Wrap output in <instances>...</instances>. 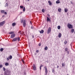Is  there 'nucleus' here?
I'll list each match as a JSON object with an SVG mask.
<instances>
[{
  "label": "nucleus",
  "mask_w": 75,
  "mask_h": 75,
  "mask_svg": "<svg viewBox=\"0 0 75 75\" xmlns=\"http://www.w3.org/2000/svg\"><path fill=\"white\" fill-rule=\"evenodd\" d=\"M4 75H10V71L6 70L4 72Z\"/></svg>",
  "instance_id": "nucleus-1"
},
{
  "label": "nucleus",
  "mask_w": 75,
  "mask_h": 75,
  "mask_svg": "<svg viewBox=\"0 0 75 75\" xmlns=\"http://www.w3.org/2000/svg\"><path fill=\"white\" fill-rule=\"evenodd\" d=\"M20 38L19 37L18 38H15L13 39L12 41L13 42L16 41H17V40L18 41H20Z\"/></svg>",
  "instance_id": "nucleus-2"
},
{
  "label": "nucleus",
  "mask_w": 75,
  "mask_h": 75,
  "mask_svg": "<svg viewBox=\"0 0 75 75\" xmlns=\"http://www.w3.org/2000/svg\"><path fill=\"white\" fill-rule=\"evenodd\" d=\"M67 27L69 29H71V28H73V26L72 25H71V24L69 23L67 24Z\"/></svg>",
  "instance_id": "nucleus-3"
},
{
  "label": "nucleus",
  "mask_w": 75,
  "mask_h": 75,
  "mask_svg": "<svg viewBox=\"0 0 75 75\" xmlns=\"http://www.w3.org/2000/svg\"><path fill=\"white\" fill-rule=\"evenodd\" d=\"M4 23H5V21H3L2 22H0V27H1V26H3L4 24Z\"/></svg>",
  "instance_id": "nucleus-4"
},
{
  "label": "nucleus",
  "mask_w": 75,
  "mask_h": 75,
  "mask_svg": "<svg viewBox=\"0 0 75 75\" xmlns=\"http://www.w3.org/2000/svg\"><path fill=\"white\" fill-rule=\"evenodd\" d=\"M23 25L24 27H25L26 25V20H25L23 21Z\"/></svg>",
  "instance_id": "nucleus-5"
},
{
  "label": "nucleus",
  "mask_w": 75,
  "mask_h": 75,
  "mask_svg": "<svg viewBox=\"0 0 75 75\" xmlns=\"http://www.w3.org/2000/svg\"><path fill=\"white\" fill-rule=\"evenodd\" d=\"M15 34L14 33H13L11 35V38H13L15 37Z\"/></svg>",
  "instance_id": "nucleus-6"
},
{
  "label": "nucleus",
  "mask_w": 75,
  "mask_h": 75,
  "mask_svg": "<svg viewBox=\"0 0 75 75\" xmlns=\"http://www.w3.org/2000/svg\"><path fill=\"white\" fill-rule=\"evenodd\" d=\"M51 32V27H49L48 30L47 31V34H50V32Z\"/></svg>",
  "instance_id": "nucleus-7"
},
{
  "label": "nucleus",
  "mask_w": 75,
  "mask_h": 75,
  "mask_svg": "<svg viewBox=\"0 0 75 75\" xmlns=\"http://www.w3.org/2000/svg\"><path fill=\"white\" fill-rule=\"evenodd\" d=\"M44 68H45V73H46V75H47L48 72V71L47 70V67L45 66Z\"/></svg>",
  "instance_id": "nucleus-8"
},
{
  "label": "nucleus",
  "mask_w": 75,
  "mask_h": 75,
  "mask_svg": "<svg viewBox=\"0 0 75 75\" xmlns=\"http://www.w3.org/2000/svg\"><path fill=\"white\" fill-rule=\"evenodd\" d=\"M47 21H49V22L51 21V20H50V19L49 18V17H47Z\"/></svg>",
  "instance_id": "nucleus-9"
},
{
  "label": "nucleus",
  "mask_w": 75,
  "mask_h": 75,
  "mask_svg": "<svg viewBox=\"0 0 75 75\" xmlns=\"http://www.w3.org/2000/svg\"><path fill=\"white\" fill-rule=\"evenodd\" d=\"M39 31L41 34H42V33H44V30H41V31L40 30Z\"/></svg>",
  "instance_id": "nucleus-10"
},
{
  "label": "nucleus",
  "mask_w": 75,
  "mask_h": 75,
  "mask_svg": "<svg viewBox=\"0 0 75 75\" xmlns=\"http://www.w3.org/2000/svg\"><path fill=\"white\" fill-rule=\"evenodd\" d=\"M48 3H49V5L50 6H51V5H52V3H51V1H48Z\"/></svg>",
  "instance_id": "nucleus-11"
},
{
  "label": "nucleus",
  "mask_w": 75,
  "mask_h": 75,
  "mask_svg": "<svg viewBox=\"0 0 75 75\" xmlns=\"http://www.w3.org/2000/svg\"><path fill=\"white\" fill-rule=\"evenodd\" d=\"M68 9L66 8L64 9V12L65 13H67V12H68Z\"/></svg>",
  "instance_id": "nucleus-12"
},
{
  "label": "nucleus",
  "mask_w": 75,
  "mask_h": 75,
  "mask_svg": "<svg viewBox=\"0 0 75 75\" xmlns=\"http://www.w3.org/2000/svg\"><path fill=\"white\" fill-rule=\"evenodd\" d=\"M61 35H62L61 33H59L58 35V37L59 38H60V37H61Z\"/></svg>",
  "instance_id": "nucleus-13"
},
{
  "label": "nucleus",
  "mask_w": 75,
  "mask_h": 75,
  "mask_svg": "<svg viewBox=\"0 0 75 75\" xmlns=\"http://www.w3.org/2000/svg\"><path fill=\"white\" fill-rule=\"evenodd\" d=\"M58 11L59 12H61L62 9L61 8H59L58 9Z\"/></svg>",
  "instance_id": "nucleus-14"
},
{
  "label": "nucleus",
  "mask_w": 75,
  "mask_h": 75,
  "mask_svg": "<svg viewBox=\"0 0 75 75\" xmlns=\"http://www.w3.org/2000/svg\"><path fill=\"white\" fill-rule=\"evenodd\" d=\"M16 25V23H12V26H13V27L15 26Z\"/></svg>",
  "instance_id": "nucleus-15"
},
{
  "label": "nucleus",
  "mask_w": 75,
  "mask_h": 75,
  "mask_svg": "<svg viewBox=\"0 0 75 75\" xmlns=\"http://www.w3.org/2000/svg\"><path fill=\"white\" fill-rule=\"evenodd\" d=\"M74 32V29H72L71 30V33H73Z\"/></svg>",
  "instance_id": "nucleus-16"
},
{
  "label": "nucleus",
  "mask_w": 75,
  "mask_h": 75,
  "mask_svg": "<svg viewBox=\"0 0 75 75\" xmlns=\"http://www.w3.org/2000/svg\"><path fill=\"white\" fill-rule=\"evenodd\" d=\"M5 66H8V65H9V64L8 63H5Z\"/></svg>",
  "instance_id": "nucleus-17"
},
{
  "label": "nucleus",
  "mask_w": 75,
  "mask_h": 75,
  "mask_svg": "<svg viewBox=\"0 0 75 75\" xmlns=\"http://www.w3.org/2000/svg\"><path fill=\"white\" fill-rule=\"evenodd\" d=\"M36 66H35V64H33V68H36Z\"/></svg>",
  "instance_id": "nucleus-18"
},
{
  "label": "nucleus",
  "mask_w": 75,
  "mask_h": 75,
  "mask_svg": "<svg viewBox=\"0 0 75 75\" xmlns=\"http://www.w3.org/2000/svg\"><path fill=\"white\" fill-rule=\"evenodd\" d=\"M56 4H59V3H60V1H56Z\"/></svg>",
  "instance_id": "nucleus-19"
},
{
  "label": "nucleus",
  "mask_w": 75,
  "mask_h": 75,
  "mask_svg": "<svg viewBox=\"0 0 75 75\" xmlns=\"http://www.w3.org/2000/svg\"><path fill=\"white\" fill-rule=\"evenodd\" d=\"M47 49H48V47H47V46L45 47V51L47 50Z\"/></svg>",
  "instance_id": "nucleus-20"
},
{
  "label": "nucleus",
  "mask_w": 75,
  "mask_h": 75,
  "mask_svg": "<svg viewBox=\"0 0 75 75\" xmlns=\"http://www.w3.org/2000/svg\"><path fill=\"white\" fill-rule=\"evenodd\" d=\"M57 28L58 30H59L61 28V26H57Z\"/></svg>",
  "instance_id": "nucleus-21"
},
{
  "label": "nucleus",
  "mask_w": 75,
  "mask_h": 75,
  "mask_svg": "<svg viewBox=\"0 0 75 75\" xmlns=\"http://www.w3.org/2000/svg\"><path fill=\"white\" fill-rule=\"evenodd\" d=\"M1 13H4V10H1Z\"/></svg>",
  "instance_id": "nucleus-22"
},
{
  "label": "nucleus",
  "mask_w": 75,
  "mask_h": 75,
  "mask_svg": "<svg viewBox=\"0 0 75 75\" xmlns=\"http://www.w3.org/2000/svg\"><path fill=\"white\" fill-rule=\"evenodd\" d=\"M12 56L11 55L9 57V58L10 59H12Z\"/></svg>",
  "instance_id": "nucleus-23"
},
{
  "label": "nucleus",
  "mask_w": 75,
  "mask_h": 75,
  "mask_svg": "<svg viewBox=\"0 0 75 75\" xmlns=\"http://www.w3.org/2000/svg\"><path fill=\"white\" fill-rule=\"evenodd\" d=\"M3 51V48H1L0 49V51L1 52H2Z\"/></svg>",
  "instance_id": "nucleus-24"
},
{
  "label": "nucleus",
  "mask_w": 75,
  "mask_h": 75,
  "mask_svg": "<svg viewBox=\"0 0 75 75\" xmlns=\"http://www.w3.org/2000/svg\"><path fill=\"white\" fill-rule=\"evenodd\" d=\"M13 33H14V32H9V34H13Z\"/></svg>",
  "instance_id": "nucleus-25"
},
{
  "label": "nucleus",
  "mask_w": 75,
  "mask_h": 75,
  "mask_svg": "<svg viewBox=\"0 0 75 75\" xmlns=\"http://www.w3.org/2000/svg\"><path fill=\"white\" fill-rule=\"evenodd\" d=\"M62 67H64V66H65V64L64 63H62Z\"/></svg>",
  "instance_id": "nucleus-26"
},
{
  "label": "nucleus",
  "mask_w": 75,
  "mask_h": 75,
  "mask_svg": "<svg viewBox=\"0 0 75 75\" xmlns=\"http://www.w3.org/2000/svg\"><path fill=\"white\" fill-rule=\"evenodd\" d=\"M43 65H41L40 67V70H41V67H43Z\"/></svg>",
  "instance_id": "nucleus-27"
},
{
  "label": "nucleus",
  "mask_w": 75,
  "mask_h": 75,
  "mask_svg": "<svg viewBox=\"0 0 75 75\" xmlns=\"http://www.w3.org/2000/svg\"><path fill=\"white\" fill-rule=\"evenodd\" d=\"M33 69L34 71H35L36 70V67L33 68Z\"/></svg>",
  "instance_id": "nucleus-28"
},
{
  "label": "nucleus",
  "mask_w": 75,
  "mask_h": 75,
  "mask_svg": "<svg viewBox=\"0 0 75 75\" xmlns=\"http://www.w3.org/2000/svg\"><path fill=\"white\" fill-rule=\"evenodd\" d=\"M23 21H24V20L23 19L22 20H21V23H23Z\"/></svg>",
  "instance_id": "nucleus-29"
},
{
  "label": "nucleus",
  "mask_w": 75,
  "mask_h": 75,
  "mask_svg": "<svg viewBox=\"0 0 75 75\" xmlns=\"http://www.w3.org/2000/svg\"><path fill=\"white\" fill-rule=\"evenodd\" d=\"M25 7H24V8H23V11H25Z\"/></svg>",
  "instance_id": "nucleus-30"
},
{
  "label": "nucleus",
  "mask_w": 75,
  "mask_h": 75,
  "mask_svg": "<svg viewBox=\"0 0 75 75\" xmlns=\"http://www.w3.org/2000/svg\"><path fill=\"white\" fill-rule=\"evenodd\" d=\"M3 70H4V71H6V68H5L4 67H3Z\"/></svg>",
  "instance_id": "nucleus-31"
},
{
  "label": "nucleus",
  "mask_w": 75,
  "mask_h": 75,
  "mask_svg": "<svg viewBox=\"0 0 75 75\" xmlns=\"http://www.w3.org/2000/svg\"><path fill=\"white\" fill-rule=\"evenodd\" d=\"M3 67V65L2 64H1L0 65V68H1Z\"/></svg>",
  "instance_id": "nucleus-32"
},
{
  "label": "nucleus",
  "mask_w": 75,
  "mask_h": 75,
  "mask_svg": "<svg viewBox=\"0 0 75 75\" xmlns=\"http://www.w3.org/2000/svg\"><path fill=\"white\" fill-rule=\"evenodd\" d=\"M45 11V10H44V9H43L42 10V11L43 13H44Z\"/></svg>",
  "instance_id": "nucleus-33"
},
{
  "label": "nucleus",
  "mask_w": 75,
  "mask_h": 75,
  "mask_svg": "<svg viewBox=\"0 0 75 75\" xmlns=\"http://www.w3.org/2000/svg\"><path fill=\"white\" fill-rule=\"evenodd\" d=\"M67 41H65L64 42V43L65 44H67Z\"/></svg>",
  "instance_id": "nucleus-34"
},
{
  "label": "nucleus",
  "mask_w": 75,
  "mask_h": 75,
  "mask_svg": "<svg viewBox=\"0 0 75 75\" xmlns=\"http://www.w3.org/2000/svg\"><path fill=\"white\" fill-rule=\"evenodd\" d=\"M38 45H39V46H41V43H39Z\"/></svg>",
  "instance_id": "nucleus-35"
},
{
  "label": "nucleus",
  "mask_w": 75,
  "mask_h": 75,
  "mask_svg": "<svg viewBox=\"0 0 75 75\" xmlns=\"http://www.w3.org/2000/svg\"><path fill=\"white\" fill-rule=\"evenodd\" d=\"M65 50L66 51V52L67 51H68V48H66L65 49Z\"/></svg>",
  "instance_id": "nucleus-36"
},
{
  "label": "nucleus",
  "mask_w": 75,
  "mask_h": 75,
  "mask_svg": "<svg viewBox=\"0 0 75 75\" xmlns=\"http://www.w3.org/2000/svg\"><path fill=\"white\" fill-rule=\"evenodd\" d=\"M20 8H23V6H20Z\"/></svg>",
  "instance_id": "nucleus-37"
},
{
  "label": "nucleus",
  "mask_w": 75,
  "mask_h": 75,
  "mask_svg": "<svg viewBox=\"0 0 75 75\" xmlns=\"http://www.w3.org/2000/svg\"><path fill=\"white\" fill-rule=\"evenodd\" d=\"M6 6H7H7H8V4H7V3H6Z\"/></svg>",
  "instance_id": "nucleus-38"
},
{
  "label": "nucleus",
  "mask_w": 75,
  "mask_h": 75,
  "mask_svg": "<svg viewBox=\"0 0 75 75\" xmlns=\"http://www.w3.org/2000/svg\"><path fill=\"white\" fill-rule=\"evenodd\" d=\"M4 14H6H6H7V12H4Z\"/></svg>",
  "instance_id": "nucleus-39"
},
{
  "label": "nucleus",
  "mask_w": 75,
  "mask_h": 75,
  "mask_svg": "<svg viewBox=\"0 0 75 75\" xmlns=\"http://www.w3.org/2000/svg\"><path fill=\"white\" fill-rule=\"evenodd\" d=\"M7 61H8L9 60V57H8L7 59Z\"/></svg>",
  "instance_id": "nucleus-40"
},
{
  "label": "nucleus",
  "mask_w": 75,
  "mask_h": 75,
  "mask_svg": "<svg viewBox=\"0 0 75 75\" xmlns=\"http://www.w3.org/2000/svg\"><path fill=\"white\" fill-rule=\"evenodd\" d=\"M67 54H69V51H67Z\"/></svg>",
  "instance_id": "nucleus-41"
},
{
  "label": "nucleus",
  "mask_w": 75,
  "mask_h": 75,
  "mask_svg": "<svg viewBox=\"0 0 75 75\" xmlns=\"http://www.w3.org/2000/svg\"><path fill=\"white\" fill-rule=\"evenodd\" d=\"M22 61L23 62H24V60H23V59H22Z\"/></svg>",
  "instance_id": "nucleus-42"
},
{
  "label": "nucleus",
  "mask_w": 75,
  "mask_h": 75,
  "mask_svg": "<svg viewBox=\"0 0 75 75\" xmlns=\"http://www.w3.org/2000/svg\"><path fill=\"white\" fill-rule=\"evenodd\" d=\"M71 4H73V2H72V1H71Z\"/></svg>",
  "instance_id": "nucleus-43"
},
{
  "label": "nucleus",
  "mask_w": 75,
  "mask_h": 75,
  "mask_svg": "<svg viewBox=\"0 0 75 75\" xmlns=\"http://www.w3.org/2000/svg\"><path fill=\"white\" fill-rule=\"evenodd\" d=\"M33 28H34V27L33 26H31V29H33Z\"/></svg>",
  "instance_id": "nucleus-44"
},
{
  "label": "nucleus",
  "mask_w": 75,
  "mask_h": 75,
  "mask_svg": "<svg viewBox=\"0 0 75 75\" xmlns=\"http://www.w3.org/2000/svg\"><path fill=\"white\" fill-rule=\"evenodd\" d=\"M33 38H34V35H33L32 36Z\"/></svg>",
  "instance_id": "nucleus-45"
},
{
  "label": "nucleus",
  "mask_w": 75,
  "mask_h": 75,
  "mask_svg": "<svg viewBox=\"0 0 75 75\" xmlns=\"http://www.w3.org/2000/svg\"><path fill=\"white\" fill-rule=\"evenodd\" d=\"M36 52H38V50H36Z\"/></svg>",
  "instance_id": "nucleus-46"
},
{
  "label": "nucleus",
  "mask_w": 75,
  "mask_h": 75,
  "mask_svg": "<svg viewBox=\"0 0 75 75\" xmlns=\"http://www.w3.org/2000/svg\"><path fill=\"white\" fill-rule=\"evenodd\" d=\"M18 33H20L21 34H22V33H21V31L19 32Z\"/></svg>",
  "instance_id": "nucleus-47"
},
{
  "label": "nucleus",
  "mask_w": 75,
  "mask_h": 75,
  "mask_svg": "<svg viewBox=\"0 0 75 75\" xmlns=\"http://www.w3.org/2000/svg\"><path fill=\"white\" fill-rule=\"evenodd\" d=\"M52 72H54V70H52Z\"/></svg>",
  "instance_id": "nucleus-48"
},
{
  "label": "nucleus",
  "mask_w": 75,
  "mask_h": 75,
  "mask_svg": "<svg viewBox=\"0 0 75 75\" xmlns=\"http://www.w3.org/2000/svg\"><path fill=\"white\" fill-rule=\"evenodd\" d=\"M59 68V66H58L57 67V68Z\"/></svg>",
  "instance_id": "nucleus-49"
},
{
  "label": "nucleus",
  "mask_w": 75,
  "mask_h": 75,
  "mask_svg": "<svg viewBox=\"0 0 75 75\" xmlns=\"http://www.w3.org/2000/svg\"><path fill=\"white\" fill-rule=\"evenodd\" d=\"M47 16H48L49 17H50V15L48 14V15H47Z\"/></svg>",
  "instance_id": "nucleus-50"
},
{
  "label": "nucleus",
  "mask_w": 75,
  "mask_h": 75,
  "mask_svg": "<svg viewBox=\"0 0 75 75\" xmlns=\"http://www.w3.org/2000/svg\"><path fill=\"white\" fill-rule=\"evenodd\" d=\"M20 14H22V12H21L20 13Z\"/></svg>",
  "instance_id": "nucleus-51"
},
{
  "label": "nucleus",
  "mask_w": 75,
  "mask_h": 75,
  "mask_svg": "<svg viewBox=\"0 0 75 75\" xmlns=\"http://www.w3.org/2000/svg\"><path fill=\"white\" fill-rule=\"evenodd\" d=\"M30 23L31 24H32V23H31V22L30 21Z\"/></svg>",
  "instance_id": "nucleus-52"
},
{
  "label": "nucleus",
  "mask_w": 75,
  "mask_h": 75,
  "mask_svg": "<svg viewBox=\"0 0 75 75\" xmlns=\"http://www.w3.org/2000/svg\"><path fill=\"white\" fill-rule=\"evenodd\" d=\"M22 33H23V34H24V32H22Z\"/></svg>",
  "instance_id": "nucleus-53"
},
{
  "label": "nucleus",
  "mask_w": 75,
  "mask_h": 75,
  "mask_svg": "<svg viewBox=\"0 0 75 75\" xmlns=\"http://www.w3.org/2000/svg\"><path fill=\"white\" fill-rule=\"evenodd\" d=\"M57 0V1H59V0Z\"/></svg>",
  "instance_id": "nucleus-54"
},
{
  "label": "nucleus",
  "mask_w": 75,
  "mask_h": 75,
  "mask_svg": "<svg viewBox=\"0 0 75 75\" xmlns=\"http://www.w3.org/2000/svg\"><path fill=\"white\" fill-rule=\"evenodd\" d=\"M28 1H30V0H28Z\"/></svg>",
  "instance_id": "nucleus-55"
},
{
  "label": "nucleus",
  "mask_w": 75,
  "mask_h": 75,
  "mask_svg": "<svg viewBox=\"0 0 75 75\" xmlns=\"http://www.w3.org/2000/svg\"><path fill=\"white\" fill-rule=\"evenodd\" d=\"M24 74H25V73Z\"/></svg>",
  "instance_id": "nucleus-56"
},
{
  "label": "nucleus",
  "mask_w": 75,
  "mask_h": 75,
  "mask_svg": "<svg viewBox=\"0 0 75 75\" xmlns=\"http://www.w3.org/2000/svg\"><path fill=\"white\" fill-rule=\"evenodd\" d=\"M24 74H25V73Z\"/></svg>",
  "instance_id": "nucleus-57"
},
{
  "label": "nucleus",
  "mask_w": 75,
  "mask_h": 75,
  "mask_svg": "<svg viewBox=\"0 0 75 75\" xmlns=\"http://www.w3.org/2000/svg\"><path fill=\"white\" fill-rule=\"evenodd\" d=\"M5 7H6V6H5Z\"/></svg>",
  "instance_id": "nucleus-58"
}]
</instances>
